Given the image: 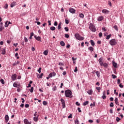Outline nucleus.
<instances>
[{
    "label": "nucleus",
    "instance_id": "nucleus-1",
    "mask_svg": "<svg viewBox=\"0 0 124 124\" xmlns=\"http://www.w3.org/2000/svg\"><path fill=\"white\" fill-rule=\"evenodd\" d=\"M65 95L66 97L72 98V92L70 90H67L65 91Z\"/></svg>",
    "mask_w": 124,
    "mask_h": 124
},
{
    "label": "nucleus",
    "instance_id": "nucleus-2",
    "mask_svg": "<svg viewBox=\"0 0 124 124\" xmlns=\"http://www.w3.org/2000/svg\"><path fill=\"white\" fill-rule=\"evenodd\" d=\"M75 37H76V39L78 40H79L80 41H82V40H83L85 39V38L84 37H82V36L80 35L79 33H77L75 34Z\"/></svg>",
    "mask_w": 124,
    "mask_h": 124
},
{
    "label": "nucleus",
    "instance_id": "nucleus-3",
    "mask_svg": "<svg viewBox=\"0 0 124 124\" xmlns=\"http://www.w3.org/2000/svg\"><path fill=\"white\" fill-rule=\"evenodd\" d=\"M117 43H118V42L115 39H112L109 41V44L111 46L116 45Z\"/></svg>",
    "mask_w": 124,
    "mask_h": 124
},
{
    "label": "nucleus",
    "instance_id": "nucleus-4",
    "mask_svg": "<svg viewBox=\"0 0 124 124\" xmlns=\"http://www.w3.org/2000/svg\"><path fill=\"white\" fill-rule=\"evenodd\" d=\"M90 30L94 32L96 31V29H95V27L93 25H91L89 26Z\"/></svg>",
    "mask_w": 124,
    "mask_h": 124
},
{
    "label": "nucleus",
    "instance_id": "nucleus-5",
    "mask_svg": "<svg viewBox=\"0 0 124 124\" xmlns=\"http://www.w3.org/2000/svg\"><path fill=\"white\" fill-rule=\"evenodd\" d=\"M61 101L62 102V108H64L65 107V102L64 100L62 98L61 99Z\"/></svg>",
    "mask_w": 124,
    "mask_h": 124
},
{
    "label": "nucleus",
    "instance_id": "nucleus-6",
    "mask_svg": "<svg viewBox=\"0 0 124 124\" xmlns=\"http://www.w3.org/2000/svg\"><path fill=\"white\" fill-rule=\"evenodd\" d=\"M69 11L70 13H72V14H74L75 12H76V10L73 8H70Z\"/></svg>",
    "mask_w": 124,
    "mask_h": 124
},
{
    "label": "nucleus",
    "instance_id": "nucleus-7",
    "mask_svg": "<svg viewBox=\"0 0 124 124\" xmlns=\"http://www.w3.org/2000/svg\"><path fill=\"white\" fill-rule=\"evenodd\" d=\"M11 78H12V79L13 80V81H15V80H16V79L17 78V75H16V74H15L12 75Z\"/></svg>",
    "mask_w": 124,
    "mask_h": 124
},
{
    "label": "nucleus",
    "instance_id": "nucleus-8",
    "mask_svg": "<svg viewBox=\"0 0 124 124\" xmlns=\"http://www.w3.org/2000/svg\"><path fill=\"white\" fill-rule=\"evenodd\" d=\"M103 19H104V17H103V16H101L98 17L97 20L99 21V22H100V21H102L103 20Z\"/></svg>",
    "mask_w": 124,
    "mask_h": 124
},
{
    "label": "nucleus",
    "instance_id": "nucleus-9",
    "mask_svg": "<svg viewBox=\"0 0 124 124\" xmlns=\"http://www.w3.org/2000/svg\"><path fill=\"white\" fill-rule=\"evenodd\" d=\"M49 77H50V78H52V77H54L56 76V73L55 72L50 73L49 74Z\"/></svg>",
    "mask_w": 124,
    "mask_h": 124
},
{
    "label": "nucleus",
    "instance_id": "nucleus-10",
    "mask_svg": "<svg viewBox=\"0 0 124 124\" xmlns=\"http://www.w3.org/2000/svg\"><path fill=\"white\" fill-rule=\"evenodd\" d=\"M102 12L104 13V14H108L109 13V11L106 9L102 10Z\"/></svg>",
    "mask_w": 124,
    "mask_h": 124
},
{
    "label": "nucleus",
    "instance_id": "nucleus-11",
    "mask_svg": "<svg viewBox=\"0 0 124 124\" xmlns=\"http://www.w3.org/2000/svg\"><path fill=\"white\" fill-rule=\"evenodd\" d=\"M24 123L25 124H31V122H29V120H28L27 119H24Z\"/></svg>",
    "mask_w": 124,
    "mask_h": 124
},
{
    "label": "nucleus",
    "instance_id": "nucleus-12",
    "mask_svg": "<svg viewBox=\"0 0 124 124\" xmlns=\"http://www.w3.org/2000/svg\"><path fill=\"white\" fill-rule=\"evenodd\" d=\"M101 66H104L105 68H107L108 67V64L107 63H103L101 65Z\"/></svg>",
    "mask_w": 124,
    "mask_h": 124
},
{
    "label": "nucleus",
    "instance_id": "nucleus-13",
    "mask_svg": "<svg viewBox=\"0 0 124 124\" xmlns=\"http://www.w3.org/2000/svg\"><path fill=\"white\" fill-rule=\"evenodd\" d=\"M5 120L6 123H7L8 121H9V116H8V115H6L5 116Z\"/></svg>",
    "mask_w": 124,
    "mask_h": 124
},
{
    "label": "nucleus",
    "instance_id": "nucleus-14",
    "mask_svg": "<svg viewBox=\"0 0 124 124\" xmlns=\"http://www.w3.org/2000/svg\"><path fill=\"white\" fill-rule=\"evenodd\" d=\"M34 38H35V39H36V40H37L38 41H40V39H41V37L40 36H36V35H34Z\"/></svg>",
    "mask_w": 124,
    "mask_h": 124
},
{
    "label": "nucleus",
    "instance_id": "nucleus-15",
    "mask_svg": "<svg viewBox=\"0 0 124 124\" xmlns=\"http://www.w3.org/2000/svg\"><path fill=\"white\" fill-rule=\"evenodd\" d=\"M16 2H13L11 4V5H10V6H11V8H12V7H14V6H15V5H16Z\"/></svg>",
    "mask_w": 124,
    "mask_h": 124
},
{
    "label": "nucleus",
    "instance_id": "nucleus-16",
    "mask_svg": "<svg viewBox=\"0 0 124 124\" xmlns=\"http://www.w3.org/2000/svg\"><path fill=\"white\" fill-rule=\"evenodd\" d=\"M48 53H49V50H46L44 51L43 54L45 56H47V55H48Z\"/></svg>",
    "mask_w": 124,
    "mask_h": 124
},
{
    "label": "nucleus",
    "instance_id": "nucleus-17",
    "mask_svg": "<svg viewBox=\"0 0 124 124\" xmlns=\"http://www.w3.org/2000/svg\"><path fill=\"white\" fill-rule=\"evenodd\" d=\"M112 64L114 67H115V68H117V67H118V64L116 62H113L112 63Z\"/></svg>",
    "mask_w": 124,
    "mask_h": 124
},
{
    "label": "nucleus",
    "instance_id": "nucleus-18",
    "mask_svg": "<svg viewBox=\"0 0 124 124\" xmlns=\"http://www.w3.org/2000/svg\"><path fill=\"white\" fill-rule=\"evenodd\" d=\"M88 50H89V51L92 53V52L93 51V47L92 46H90L88 47Z\"/></svg>",
    "mask_w": 124,
    "mask_h": 124
},
{
    "label": "nucleus",
    "instance_id": "nucleus-19",
    "mask_svg": "<svg viewBox=\"0 0 124 124\" xmlns=\"http://www.w3.org/2000/svg\"><path fill=\"white\" fill-rule=\"evenodd\" d=\"M43 76V73H41L40 75H38L37 76V78L39 79H41V78H42V77Z\"/></svg>",
    "mask_w": 124,
    "mask_h": 124
},
{
    "label": "nucleus",
    "instance_id": "nucleus-20",
    "mask_svg": "<svg viewBox=\"0 0 124 124\" xmlns=\"http://www.w3.org/2000/svg\"><path fill=\"white\" fill-rule=\"evenodd\" d=\"M98 62H99L100 65H101V64H102L103 63V62H102V58H100V59H99V60H98Z\"/></svg>",
    "mask_w": 124,
    "mask_h": 124
},
{
    "label": "nucleus",
    "instance_id": "nucleus-21",
    "mask_svg": "<svg viewBox=\"0 0 124 124\" xmlns=\"http://www.w3.org/2000/svg\"><path fill=\"white\" fill-rule=\"evenodd\" d=\"M87 93H88V94H92L93 93V90H88L87 91Z\"/></svg>",
    "mask_w": 124,
    "mask_h": 124
},
{
    "label": "nucleus",
    "instance_id": "nucleus-22",
    "mask_svg": "<svg viewBox=\"0 0 124 124\" xmlns=\"http://www.w3.org/2000/svg\"><path fill=\"white\" fill-rule=\"evenodd\" d=\"M96 74L97 77H98V78H99V77H100V73L99 71H96Z\"/></svg>",
    "mask_w": 124,
    "mask_h": 124
},
{
    "label": "nucleus",
    "instance_id": "nucleus-23",
    "mask_svg": "<svg viewBox=\"0 0 124 124\" xmlns=\"http://www.w3.org/2000/svg\"><path fill=\"white\" fill-rule=\"evenodd\" d=\"M61 26H62V22H60L58 26V30H61V29H62V27H61Z\"/></svg>",
    "mask_w": 124,
    "mask_h": 124
},
{
    "label": "nucleus",
    "instance_id": "nucleus-24",
    "mask_svg": "<svg viewBox=\"0 0 124 124\" xmlns=\"http://www.w3.org/2000/svg\"><path fill=\"white\" fill-rule=\"evenodd\" d=\"M60 44H61V46H65V43H64V42H63V41H61L60 42Z\"/></svg>",
    "mask_w": 124,
    "mask_h": 124
},
{
    "label": "nucleus",
    "instance_id": "nucleus-25",
    "mask_svg": "<svg viewBox=\"0 0 124 124\" xmlns=\"http://www.w3.org/2000/svg\"><path fill=\"white\" fill-rule=\"evenodd\" d=\"M111 36H112V34H110L108 35V36H107L106 39H107L108 40V39H110V38L111 37Z\"/></svg>",
    "mask_w": 124,
    "mask_h": 124
},
{
    "label": "nucleus",
    "instance_id": "nucleus-26",
    "mask_svg": "<svg viewBox=\"0 0 124 124\" xmlns=\"http://www.w3.org/2000/svg\"><path fill=\"white\" fill-rule=\"evenodd\" d=\"M38 117H37V116L34 117L33 118V120L34 121V122H37V121H38Z\"/></svg>",
    "mask_w": 124,
    "mask_h": 124
},
{
    "label": "nucleus",
    "instance_id": "nucleus-27",
    "mask_svg": "<svg viewBox=\"0 0 124 124\" xmlns=\"http://www.w3.org/2000/svg\"><path fill=\"white\" fill-rule=\"evenodd\" d=\"M90 42H91V45H92V46H94L95 44H94V42H93V40H91L90 41Z\"/></svg>",
    "mask_w": 124,
    "mask_h": 124
},
{
    "label": "nucleus",
    "instance_id": "nucleus-28",
    "mask_svg": "<svg viewBox=\"0 0 124 124\" xmlns=\"http://www.w3.org/2000/svg\"><path fill=\"white\" fill-rule=\"evenodd\" d=\"M2 55H5V48H2Z\"/></svg>",
    "mask_w": 124,
    "mask_h": 124
},
{
    "label": "nucleus",
    "instance_id": "nucleus-29",
    "mask_svg": "<svg viewBox=\"0 0 124 124\" xmlns=\"http://www.w3.org/2000/svg\"><path fill=\"white\" fill-rule=\"evenodd\" d=\"M114 101L115 102V104H117V105H120V104H118V98H115Z\"/></svg>",
    "mask_w": 124,
    "mask_h": 124
},
{
    "label": "nucleus",
    "instance_id": "nucleus-30",
    "mask_svg": "<svg viewBox=\"0 0 124 124\" xmlns=\"http://www.w3.org/2000/svg\"><path fill=\"white\" fill-rule=\"evenodd\" d=\"M50 29L51 31H55L56 30V27L52 26L50 27Z\"/></svg>",
    "mask_w": 124,
    "mask_h": 124
},
{
    "label": "nucleus",
    "instance_id": "nucleus-31",
    "mask_svg": "<svg viewBox=\"0 0 124 124\" xmlns=\"http://www.w3.org/2000/svg\"><path fill=\"white\" fill-rule=\"evenodd\" d=\"M88 104H89V101H88L83 103V106H86V105H88Z\"/></svg>",
    "mask_w": 124,
    "mask_h": 124
},
{
    "label": "nucleus",
    "instance_id": "nucleus-32",
    "mask_svg": "<svg viewBox=\"0 0 124 124\" xmlns=\"http://www.w3.org/2000/svg\"><path fill=\"white\" fill-rule=\"evenodd\" d=\"M9 25L8 24V21H6L5 23V28H7V27H8Z\"/></svg>",
    "mask_w": 124,
    "mask_h": 124
},
{
    "label": "nucleus",
    "instance_id": "nucleus-33",
    "mask_svg": "<svg viewBox=\"0 0 124 124\" xmlns=\"http://www.w3.org/2000/svg\"><path fill=\"white\" fill-rule=\"evenodd\" d=\"M113 28H114V29L116 31H118V26H117V25H114V26H113Z\"/></svg>",
    "mask_w": 124,
    "mask_h": 124
},
{
    "label": "nucleus",
    "instance_id": "nucleus-34",
    "mask_svg": "<svg viewBox=\"0 0 124 124\" xmlns=\"http://www.w3.org/2000/svg\"><path fill=\"white\" fill-rule=\"evenodd\" d=\"M0 82L2 85H4V80H3V79H1L0 80Z\"/></svg>",
    "mask_w": 124,
    "mask_h": 124
},
{
    "label": "nucleus",
    "instance_id": "nucleus-35",
    "mask_svg": "<svg viewBox=\"0 0 124 124\" xmlns=\"http://www.w3.org/2000/svg\"><path fill=\"white\" fill-rule=\"evenodd\" d=\"M4 8H5V9H7V8H8V4H5Z\"/></svg>",
    "mask_w": 124,
    "mask_h": 124
},
{
    "label": "nucleus",
    "instance_id": "nucleus-36",
    "mask_svg": "<svg viewBox=\"0 0 124 124\" xmlns=\"http://www.w3.org/2000/svg\"><path fill=\"white\" fill-rule=\"evenodd\" d=\"M111 76H112L113 79H116V78H117V76H116V75H115L114 74H112L111 75Z\"/></svg>",
    "mask_w": 124,
    "mask_h": 124
},
{
    "label": "nucleus",
    "instance_id": "nucleus-37",
    "mask_svg": "<svg viewBox=\"0 0 124 124\" xmlns=\"http://www.w3.org/2000/svg\"><path fill=\"white\" fill-rule=\"evenodd\" d=\"M79 17H80V18H84V14H79Z\"/></svg>",
    "mask_w": 124,
    "mask_h": 124
},
{
    "label": "nucleus",
    "instance_id": "nucleus-38",
    "mask_svg": "<svg viewBox=\"0 0 124 124\" xmlns=\"http://www.w3.org/2000/svg\"><path fill=\"white\" fill-rule=\"evenodd\" d=\"M52 90L55 92V91H57V87L56 86H54L52 88Z\"/></svg>",
    "mask_w": 124,
    "mask_h": 124
},
{
    "label": "nucleus",
    "instance_id": "nucleus-39",
    "mask_svg": "<svg viewBox=\"0 0 124 124\" xmlns=\"http://www.w3.org/2000/svg\"><path fill=\"white\" fill-rule=\"evenodd\" d=\"M96 90H97V91H98V93H100V90H101V88H100V87H96Z\"/></svg>",
    "mask_w": 124,
    "mask_h": 124
},
{
    "label": "nucleus",
    "instance_id": "nucleus-40",
    "mask_svg": "<svg viewBox=\"0 0 124 124\" xmlns=\"http://www.w3.org/2000/svg\"><path fill=\"white\" fill-rule=\"evenodd\" d=\"M75 124H79V120L78 119H76L75 121Z\"/></svg>",
    "mask_w": 124,
    "mask_h": 124
},
{
    "label": "nucleus",
    "instance_id": "nucleus-41",
    "mask_svg": "<svg viewBox=\"0 0 124 124\" xmlns=\"http://www.w3.org/2000/svg\"><path fill=\"white\" fill-rule=\"evenodd\" d=\"M2 30H4V27H3L2 26H1L0 28V31H2Z\"/></svg>",
    "mask_w": 124,
    "mask_h": 124
},
{
    "label": "nucleus",
    "instance_id": "nucleus-42",
    "mask_svg": "<svg viewBox=\"0 0 124 124\" xmlns=\"http://www.w3.org/2000/svg\"><path fill=\"white\" fill-rule=\"evenodd\" d=\"M109 106L110 107H114V104L113 103V102L110 103Z\"/></svg>",
    "mask_w": 124,
    "mask_h": 124
},
{
    "label": "nucleus",
    "instance_id": "nucleus-43",
    "mask_svg": "<svg viewBox=\"0 0 124 124\" xmlns=\"http://www.w3.org/2000/svg\"><path fill=\"white\" fill-rule=\"evenodd\" d=\"M25 108H29V107H30V105L26 104L25 105Z\"/></svg>",
    "mask_w": 124,
    "mask_h": 124
},
{
    "label": "nucleus",
    "instance_id": "nucleus-44",
    "mask_svg": "<svg viewBox=\"0 0 124 124\" xmlns=\"http://www.w3.org/2000/svg\"><path fill=\"white\" fill-rule=\"evenodd\" d=\"M120 121H121V119L119 117H116V122H120Z\"/></svg>",
    "mask_w": 124,
    "mask_h": 124
},
{
    "label": "nucleus",
    "instance_id": "nucleus-45",
    "mask_svg": "<svg viewBox=\"0 0 124 124\" xmlns=\"http://www.w3.org/2000/svg\"><path fill=\"white\" fill-rule=\"evenodd\" d=\"M65 37H66V38H69V35H68V34H65Z\"/></svg>",
    "mask_w": 124,
    "mask_h": 124
},
{
    "label": "nucleus",
    "instance_id": "nucleus-46",
    "mask_svg": "<svg viewBox=\"0 0 124 124\" xmlns=\"http://www.w3.org/2000/svg\"><path fill=\"white\" fill-rule=\"evenodd\" d=\"M117 92V90H114V92L115 94H116V95H118L119 93H118V92Z\"/></svg>",
    "mask_w": 124,
    "mask_h": 124
},
{
    "label": "nucleus",
    "instance_id": "nucleus-47",
    "mask_svg": "<svg viewBox=\"0 0 124 124\" xmlns=\"http://www.w3.org/2000/svg\"><path fill=\"white\" fill-rule=\"evenodd\" d=\"M43 105H47V102H46L45 101H43Z\"/></svg>",
    "mask_w": 124,
    "mask_h": 124
},
{
    "label": "nucleus",
    "instance_id": "nucleus-48",
    "mask_svg": "<svg viewBox=\"0 0 124 124\" xmlns=\"http://www.w3.org/2000/svg\"><path fill=\"white\" fill-rule=\"evenodd\" d=\"M38 72H39V73H41V67L39 68Z\"/></svg>",
    "mask_w": 124,
    "mask_h": 124
},
{
    "label": "nucleus",
    "instance_id": "nucleus-49",
    "mask_svg": "<svg viewBox=\"0 0 124 124\" xmlns=\"http://www.w3.org/2000/svg\"><path fill=\"white\" fill-rule=\"evenodd\" d=\"M102 31H107V30L106 29V28H105V27H103Z\"/></svg>",
    "mask_w": 124,
    "mask_h": 124
},
{
    "label": "nucleus",
    "instance_id": "nucleus-50",
    "mask_svg": "<svg viewBox=\"0 0 124 124\" xmlns=\"http://www.w3.org/2000/svg\"><path fill=\"white\" fill-rule=\"evenodd\" d=\"M35 23L36 24H37V25H38V26H39V25H40V24H41L40 22H39V21H35Z\"/></svg>",
    "mask_w": 124,
    "mask_h": 124
},
{
    "label": "nucleus",
    "instance_id": "nucleus-51",
    "mask_svg": "<svg viewBox=\"0 0 124 124\" xmlns=\"http://www.w3.org/2000/svg\"><path fill=\"white\" fill-rule=\"evenodd\" d=\"M102 98H103V99H105V98H106V95H103Z\"/></svg>",
    "mask_w": 124,
    "mask_h": 124
},
{
    "label": "nucleus",
    "instance_id": "nucleus-52",
    "mask_svg": "<svg viewBox=\"0 0 124 124\" xmlns=\"http://www.w3.org/2000/svg\"><path fill=\"white\" fill-rule=\"evenodd\" d=\"M65 24H66V25L68 24L69 23V21L68 20H67L66 19H65Z\"/></svg>",
    "mask_w": 124,
    "mask_h": 124
},
{
    "label": "nucleus",
    "instance_id": "nucleus-53",
    "mask_svg": "<svg viewBox=\"0 0 124 124\" xmlns=\"http://www.w3.org/2000/svg\"><path fill=\"white\" fill-rule=\"evenodd\" d=\"M30 92L33 93V87H31L30 89Z\"/></svg>",
    "mask_w": 124,
    "mask_h": 124
},
{
    "label": "nucleus",
    "instance_id": "nucleus-54",
    "mask_svg": "<svg viewBox=\"0 0 124 124\" xmlns=\"http://www.w3.org/2000/svg\"><path fill=\"white\" fill-rule=\"evenodd\" d=\"M24 39L25 42H28V38H27V37H24Z\"/></svg>",
    "mask_w": 124,
    "mask_h": 124
},
{
    "label": "nucleus",
    "instance_id": "nucleus-55",
    "mask_svg": "<svg viewBox=\"0 0 124 124\" xmlns=\"http://www.w3.org/2000/svg\"><path fill=\"white\" fill-rule=\"evenodd\" d=\"M99 37H102V32H100L99 33Z\"/></svg>",
    "mask_w": 124,
    "mask_h": 124
},
{
    "label": "nucleus",
    "instance_id": "nucleus-56",
    "mask_svg": "<svg viewBox=\"0 0 124 124\" xmlns=\"http://www.w3.org/2000/svg\"><path fill=\"white\" fill-rule=\"evenodd\" d=\"M13 86L15 87V88H17V84L16 83H14Z\"/></svg>",
    "mask_w": 124,
    "mask_h": 124
},
{
    "label": "nucleus",
    "instance_id": "nucleus-57",
    "mask_svg": "<svg viewBox=\"0 0 124 124\" xmlns=\"http://www.w3.org/2000/svg\"><path fill=\"white\" fill-rule=\"evenodd\" d=\"M78 110L79 113H81V112H82V110H81V108H78Z\"/></svg>",
    "mask_w": 124,
    "mask_h": 124
},
{
    "label": "nucleus",
    "instance_id": "nucleus-58",
    "mask_svg": "<svg viewBox=\"0 0 124 124\" xmlns=\"http://www.w3.org/2000/svg\"><path fill=\"white\" fill-rule=\"evenodd\" d=\"M54 26H58V22L57 21L54 22Z\"/></svg>",
    "mask_w": 124,
    "mask_h": 124
},
{
    "label": "nucleus",
    "instance_id": "nucleus-59",
    "mask_svg": "<svg viewBox=\"0 0 124 124\" xmlns=\"http://www.w3.org/2000/svg\"><path fill=\"white\" fill-rule=\"evenodd\" d=\"M64 30L66 31H68L69 30H68V28L67 27H65L64 28Z\"/></svg>",
    "mask_w": 124,
    "mask_h": 124
},
{
    "label": "nucleus",
    "instance_id": "nucleus-60",
    "mask_svg": "<svg viewBox=\"0 0 124 124\" xmlns=\"http://www.w3.org/2000/svg\"><path fill=\"white\" fill-rule=\"evenodd\" d=\"M78 71V69H77V67H75V69L74 70V72H77Z\"/></svg>",
    "mask_w": 124,
    "mask_h": 124
},
{
    "label": "nucleus",
    "instance_id": "nucleus-61",
    "mask_svg": "<svg viewBox=\"0 0 124 124\" xmlns=\"http://www.w3.org/2000/svg\"><path fill=\"white\" fill-rule=\"evenodd\" d=\"M76 104L78 106H80V103H79V102H76Z\"/></svg>",
    "mask_w": 124,
    "mask_h": 124
},
{
    "label": "nucleus",
    "instance_id": "nucleus-62",
    "mask_svg": "<svg viewBox=\"0 0 124 124\" xmlns=\"http://www.w3.org/2000/svg\"><path fill=\"white\" fill-rule=\"evenodd\" d=\"M31 50L33 52H34V51H35V48H34V47H32Z\"/></svg>",
    "mask_w": 124,
    "mask_h": 124
},
{
    "label": "nucleus",
    "instance_id": "nucleus-63",
    "mask_svg": "<svg viewBox=\"0 0 124 124\" xmlns=\"http://www.w3.org/2000/svg\"><path fill=\"white\" fill-rule=\"evenodd\" d=\"M119 87H120L121 88H124V85H122V83H120L119 85Z\"/></svg>",
    "mask_w": 124,
    "mask_h": 124
},
{
    "label": "nucleus",
    "instance_id": "nucleus-64",
    "mask_svg": "<svg viewBox=\"0 0 124 124\" xmlns=\"http://www.w3.org/2000/svg\"><path fill=\"white\" fill-rule=\"evenodd\" d=\"M16 64H20V61H18L16 62Z\"/></svg>",
    "mask_w": 124,
    "mask_h": 124
}]
</instances>
